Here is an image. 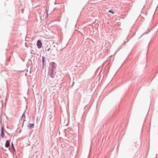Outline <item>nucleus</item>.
Here are the masks:
<instances>
[{
	"instance_id": "obj_1",
	"label": "nucleus",
	"mask_w": 158,
	"mask_h": 158,
	"mask_svg": "<svg viewBox=\"0 0 158 158\" xmlns=\"http://www.w3.org/2000/svg\"><path fill=\"white\" fill-rule=\"evenodd\" d=\"M50 66L49 69L48 74L52 78L54 77V75L56 74V73L55 72L56 66V64L54 62H52L50 64Z\"/></svg>"
},
{
	"instance_id": "obj_2",
	"label": "nucleus",
	"mask_w": 158,
	"mask_h": 158,
	"mask_svg": "<svg viewBox=\"0 0 158 158\" xmlns=\"http://www.w3.org/2000/svg\"><path fill=\"white\" fill-rule=\"evenodd\" d=\"M37 45L39 48H40L42 47V43L39 40H38L37 42Z\"/></svg>"
},
{
	"instance_id": "obj_3",
	"label": "nucleus",
	"mask_w": 158,
	"mask_h": 158,
	"mask_svg": "<svg viewBox=\"0 0 158 158\" xmlns=\"http://www.w3.org/2000/svg\"><path fill=\"white\" fill-rule=\"evenodd\" d=\"M10 141L9 140H7L5 143V147L6 148L10 146Z\"/></svg>"
},
{
	"instance_id": "obj_4",
	"label": "nucleus",
	"mask_w": 158,
	"mask_h": 158,
	"mask_svg": "<svg viewBox=\"0 0 158 158\" xmlns=\"http://www.w3.org/2000/svg\"><path fill=\"white\" fill-rule=\"evenodd\" d=\"M1 136L2 138H3L4 136V130H3V128L2 127V131H1Z\"/></svg>"
},
{
	"instance_id": "obj_5",
	"label": "nucleus",
	"mask_w": 158,
	"mask_h": 158,
	"mask_svg": "<svg viewBox=\"0 0 158 158\" xmlns=\"http://www.w3.org/2000/svg\"><path fill=\"white\" fill-rule=\"evenodd\" d=\"M34 125L32 124H29L28 126L30 127H33Z\"/></svg>"
},
{
	"instance_id": "obj_6",
	"label": "nucleus",
	"mask_w": 158,
	"mask_h": 158,
	"mask_svg": "<svg viewBox=\"0 0 158 158\" xmlns=\"http://www.w3.org/2000/svg\"><path fill=\"white\" fill-rule=\"evenodd\" d=\"M108 12H109L111 13H112V14H114V11H113L112 10H109L108 11Z\"/></svg>"
},
{
	"instance_id": "obj_7",
	"label": "nucleus",
	"mask_w": 158,
	"mask_h": 158,
	"mask_svg": "<svg viewBox=\"0 0 158 158\" xmlns=\"http://www.w3.org/2000/svg\"><path fill=\"white\" fill-rule=\"evenodd\" d=\"M42 58H43V60H42V62H43V63H44V57H42Z\"/></svg>"
},
{
	"instance_id": "obj_8",
	"label": "nucleus",
	"mask_w": 158,
	"mask_h": 158,
	"mask_svg": "<svg viewBox=\"0 0 158 158\" xmlns=\"http://www.w3.org/2000/svg\"><path fill=\"white\" fill-rule=\"evenodd\" d=\"M46 13L47 14V17H48V11L47 10H46Z\"/></svg>"
},
{
	"instance_id": "obj_9",
	"label": "nucleus",
	"mask_w": 158,
	"mask_h": 158,
	"mask_svg": "<svg viewBox=\"0 0 158 158\" xmlns=\"http://www.w3.org/2000/svg\"><path fill=\"white\" fill-rule=\"evenodd\" d=\"M12 147L13 149H14V145H13V143H12Z\"/></svg>"
},
{
	"instance_id": "obj_10",
	"label": "nucleus",
	"mask_w": 158,
	"mask_h": 158,
	"mask_svg": "<svg viewBox=\"0 0 158 158\" xmlns=\"http://www.w3.org/2000/svg\"><path fill=\"white\" fill-rule=\"evenodd\" d=\"M50 50V48L49 47H48V49H47V51H49Z\"/></svg>"
},
{
	"instance_id": "obj_11",
	"label": "nucleus",
	"mask_w": 158,
	"mask_h": 158,
	"mask_svg": "<svg viewBox=\"0 0 158 158\" xmlns=\"http://www.w3.org/2000/svg\"><path fill=\"white\" fill-rule=\"evenodd\" d=\"M14 149V151H15V148H14V149Z\"/></svg>"
}]
</instances>
